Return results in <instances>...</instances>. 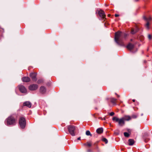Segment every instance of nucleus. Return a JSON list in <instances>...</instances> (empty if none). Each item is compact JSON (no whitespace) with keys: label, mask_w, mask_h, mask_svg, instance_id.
<instances>
[{"label":"nucleus","mask_w":152,"mask_h":152,"mask_svg":"<svg viewBox=\"0 0 152 152\" xmlns=\"http://www.w3.org/2000/svg\"><path fill=\"white\" fill-rule=\"evenodd\" d=\"M126 36V35L125 34L120 31L115 33V42L118 45L124 46L125 45L123 41L125 38Z\"/></svg>","instance_id":"1"},{"label":"nucleus","mask_w":152,"mask_h":152,"mask_svg":"<svg viewBox=\"0 0 152 152\" xmlns=\"http://www.w3.org/2000/svg\"><path fill=\"white\" fill-rule=\"evenodd\" d=\"M17 122V119L13 116L11 115L8 117L5 121V124L7 126L9 125H15Z\"/></svg>","instance_id":"2"},{"label":"nucleus","mask_w":152,"mask_h":152,"mask_svg":"<svg viewBox=\"0 0 152 152\" xmlns=\"http://www.w3.org/2000/svg\"><path fill=\"white\" fill-rule=\"evenodd\" d=\"M112 120L113 121H115L116 122H118V125L121 126L124 125L125 124L124 121L122 118L119 119L116 117H113Z\"/></svg>","instance_id":"3"},{"label":"nucleus","mask_w":152,"mask_h":152,"mask_svg":"<svg viewBox=\"0 0 152 152\" xmlns=\"http://www.w3.org/2000/svg\"><path fill=\"white\" fill-rule=\"evenodd\" d=\"M19 124L21 128L24 129L26 125V120L25 118L23 117H20L19 119Z\"/></svg>","instance_id":"4"},{"label":"nucleus","mask_w":152,"mask_h":152,"mask_svg":"<svg viewBox=\"0 0 152 152\" xmlns=\"http://www.w3.org/2000/svg\"><path fill=\"white\" fill-rule=\"evenodd\" d=\"M68 129L69 133L72 136L75 135V131L76 129L75 126L72 125H69L68 126Z\"/></svg>","instance_id":"5"},{"label":"nucleus","mask_w":152,"mask_h":152,"mask_svg":"<svg viewBox=\"0 0 152 152\" xmlns=\"http://www.w3.org/2000/svg\"><path fill=\"white\" fill-rule=\"evenodd\" d=\"M144 18L147 22V23L145 25V27L147 29H148L149 28V26L150 25V21L151 20V18L150 16H149L148 18L146 17H144Z\"/></svg>","instance_id":"6"},{"label":"nucleus","mask_w":152,"mask_h":152,"mask_svg":"<svg viewBox=\"0 0 152 152\" xmlns=\"http://www.w3.org/2000/svg\"><path fill=\"white\" fill-rule=\"evenodd\" d=\"M38 88V86L35 84L31 85L28 87V89L31 91H34Z\"/></svg>","instance_id":"7"},{"label":"nucleus","mask_w":152,"mask_h":152,"mask_svg":"<svg viewBox=\"0 0 152 152\" xmlns=\"http://www.w3.org/2000/svg\"><path fill=\"white\" fill-rule=\"evenodd\" d=\"M37 73L36 72L32 73L30 74V76L33 81H37Z\"/></svg>","instance_id":"8"},{"label":"nucleus","mask_w":152,"mask_h":152,"mask_svg":"<svg viewBox=\"0 0 152 152\" xmlns=\"http://www.w3.org/2000/svg\"><path fill=\"white\" fill-rule=\"evenodd\" d=\"M19 88L20 91L24 93H26L27 92V91L26 88L23 86L20 85L19 86Z\"/></svg>","instance_id":"9"},{"label":"nucleus","mask_w":152,"mask_h":152,"mask_svg":"<svg viewBox=\"0 0 152 152\" xmlns=\"http://www.w3.org/2000/svg\"><path fill=\"white\" fill-rule=\"evenodd\" d=\"M98 14L99 16L103 19H106V15L105 14L103 10H101L99 11Z\"/></svg>","instance_id":"10"},{"label":"nucleus","mask_w":152,"mask_h":152,"mask_svg":"<svg viewBox=\"0 0 152 152\" xmlns=\"http://www.w3.org/2000/svg\"><path fill=\"white\" fill-rule=\"evenodd\" d=\"M126 48L130 50H132L134 47V45L131 43H129L126 46Z\"/></svg>","instance_id":"11"},{"label":"nucleus","mask_w":152,"mask_h":152,"mask_svg":"<svg viewBox=\"0 0 152 152\" xmlns=\"http://www.w3.org/2000/svg\"><path fill=\"white\" fill-rule=\"evenodd\" d=\"M23 106H26L29 108H31V103L28 101H26L23 103Z\"/></svg>","instance_id":"12"},{"label":"nucleus","mask_w":152,"mask_h":152,"mask_svg":"<svg viewBox=\"0 0 152 152\" xmlns=\"http://www.w3.org/2000/svg\"><path fill=\"white\" fill-rule=\"evenodd\" d=\"M40 92L42 94L45 93L46 91L45 88L44 86H41L39 89Z\"/></svg>","instance_id":"13"},{"label":"nucleus","mask_w":152,"mask_h":152,"mask_svg":"<svg viewBox=\"0 0 152 152\" xmlns=\"http://www.w3.org/2000/svg\"><path fill=\"white\" fill-rule=\"evenodd\" d=\"M22 80L23 82H29L30 81V78L28 77H23L22 78Z\"/></svg>","instance_id":"14"},{"label":"nucleus","mask_w":152,"mask_h":152,"mask_svg":"<svg viewBox=\"0 0 152 152\" xmlns=\"http://www.w3.org/2000/svg\"><path fill=\"white\" fill-rule=\"evenodd\" d=\"M124 121H129L132 119V118L129 115H125L122 117Z\"/></svg>","instance_id":"15"},{"label":"nucleus","mask_w":152,"mask_h":152,"mask_svg":"<svg viewBox=\"0 0 152 152\" xmlns=\"http://www.w3.org/2000/svg\"><path fill=\"white\" fill-rule=\"evenodd\" d=\"M110 102L116 105L117 102V99L113 98L110 99Z\"/></svg>","instance_id":"16"},{"label":"nucleus","mask_w":152,"mask_h":152,"mask_svg":"<svg viewBox=\"0 0 152 152\" xmlns=\"http://www.w3.org/2000/svg\"><path fill=\"white\" fill-rule=\"evenodd\" d=\"M92 143L91 142H88L86 143H84L83 145L85 146L90 147L92 146Z\"/></svg>","instance_id":"17"},{"label":"nucleus","mask_w":152,"mask_h":152,"mask_svg":"<svg viewBox=\"0 0 152 152\" xmlns=\"http://www.w3.org/2000/svg\"><path fill=\"white\" fill-rule=\"evenodd\" d=\"M148 136L147 134H145L144 135L143 137V139L144 141L145 142H147L149 140V138L147 137V136Z\"/></svg>","instance_id":"18"},{"label":"nucleus","mask_w":152,"mask_h":152,"mask_svg":"<svg viewBox=\"0 0 152 152\" xmlns=\"http://www.w3.org/2000/svg\"><path fill=\"white\" fill-rule=\"evenodd\" d=\"M138 30V28L136 27L135 28V29H134V28H132L131 31V33L132 34H134L135 33H136Z\"/></svg>","instance_id":"19"},{"label":"nucleus","mask_w":152,"mask_h":152,"mask_svg":"<svg viewBox=\"0 0 152 152\" xmlns=\"http://www.w3.org/2000/svg\"><path fill=\"white\" fill-rule=\"evenodd\" d=\"M103 129L102 128H98L96 130V132L97 133L99 134H100L103 133Z\"/></svg>","instance_id":"20"},{"label":"nucleus","mask_w":152,"mask_h":152,"mask_svg":"<svg viewBox=\"0 0 152 152\" xmlns=\"http://www.w3.org/2000/svg\"><path fill=\"white\" fill-rule=\"evenodd\" d=\"M134 141L132 139H130L128 140V144L129 145H133L134 143Z\"/></svg>","instance_id":"21"},{"label":"nucleus","mask_w":152,"mask_h":152,"mask_svg":"<svg viewBox=\"0 0 152 152\" xmlns=\"http://www.w3.org/2000/svg\"><path fill=\"white\" fill-rule=\"evenodd\" d=\"M86 134L87 136L90 135L91 136H92V134H91L90 132L88 130H87L86 132Z\"/></svg>","instance_id":"22"},{"label":"nucleus","mask_w":152,"mask_h":152,"mask_svg":"<svg viewBox=\"0 0 152 152\" xmlns=\"http://www.w3.org/2000/svg\"><path fill=\"white\" fill-rule=\"evenodd\" d=\"M102 141L105 142V143H107L108 142L106 138H104L102 139Z\"/></svg>","instance_id":"23"},{"label":"nucleus","mask_w":152,"mask_h":152,"mask_svg":"<svg viewBox=\"0 0 152 152\" xmlns=\"http://www.w3.org/2000/svg\"><path fill=\"white\" fill-rule=\"evenodd\" d=\"M124 136L126 137H128L129 136V134L127 132H125L124 133Z\"/></svg>","instance_id":"24"},{"label":"nucleus","mask_w":152,"mask_h":152,"mask_svg":"<svg viewBox=\"0 0 152 152\" xmlns=\"http://www.w3.org/2000/svg\"><path fill=\"white\" fill-rule=\"evenodd\" d=\"M131 117L132 118H137V116L136 115H132Z\"/></svg>","instance_id":"25"},{"label":"nucleus","mask_w":152,"mask_h":152,"mask_svg":"<svg viewBox=\"0 0 152 152\" xmlns=\"http://www.w3.org/2000/svg\"><path fill=\"white\" fill-rule=\"evenodd\" d=\"M143 36H141L140 37V39L141 41H142L143 39Z\"/></svg>","instance_id":"26"},{"label":"nucleus","mask_w":152,"mask_h":152,"mask_svg":"<svg viewBox=\"0 0 152 152\" xmlns=\"http://www.w3.org/2000/svg\"><path fill=\"white\" fill-rule=\"evenodd\" d=\"M42 82V80H38L37 81V83L38 84L40 83H41Z\"/></svg>","instance_id":"27"},{"label":"nucleus","mask_w":152,"mask_h":152,"mask_svg":"<svg viewBox=\"0 0 152 152\" xmlns=\"http://www.w3.org/2000/svg\"><path fill=\"white\" fill-rule=\"evenodd\" d=\"M148 38L149 39H151L152 38V36L151 35L149 34L148 36Z\"/></svg>","instance_id":"28"},{"label":"nucleus","mask_w":152,"mask_h":152,"mask_svg":"<svg viewBox=\"0 0 152 152\" xmlns=\"http://www.w3.org/2000/svg\"><path fill=\"white\" fill-rule=\"evenodd\" d=\"M109 115H110V116H113V115H114V113L113 112H111V113H110V114H109Z\"/></svg>","instance_id":"29"},{"label":"nucleus","mask_w":152,"mask_h":152,"mask_svg":"<svg viewBox=\"0 0 152 152\" xmlns=\"http://www.w3.org/2000/svg\"><path fill=\"white\" fill-rule=\"evenodd\" d=\"M115 16L116 17H118L119 16V15L118 14H115Z\"/></svg>","instance_id":"30"},{"label":"nucleus","mask_w":152,"mask_h":152,"mask_svg":"<svg viewBox=\"0 0 152 152\" xmlns=\"http://www.w3.org/2000/svg\"><path fill=\"white\" fill-rule=\"evenodd\" d=\"M87 152H91V151L90 149H88L87 150Z\"/></svg>","instance_id":"31"},{"label":"nucleus","mask_w":152,"mask_h":152,"mask_svg":"<svg viewBox=\"0 0 152 152\" xmlns=\"http://www.w3.org/2000/svg\"><path fill=\"white\" fill-rule=\"evenodd\" d=\"M115 94L117 95V96L118 97H120V96L118 95L117 94H116V93Z\"/></svg>","instance_id":"32"},{"label":"nucleus","mask_w":152,"mask_h":152,"mask_svg":"<svg viewBox=\"0 0 152 152\" xmlns=\"http://www.w3.org/2000/svg\"><path fill=\"white\" fill-rule=\"evenodd\" d=\"M105 5L106 6H108V5L107 4H105Z\"/></svg>","instance_id":"33"},{"label":"nucleus","mask_w":152,"mask_h":152,"mask_svg":"<svg viewBox=\"0 0 152 152\" xmlns=\"http://www.w3.org/2000/svg\"><path fill=\"white\" fill-rule=\"evenodd\" d=\"M132 101L133 102H135V99H133Z\"/></svg>","instance_id":"34"},{"label":"nucleus","mask_w":152,"mask_h":152,"mask_svg":"<svg viewBox=\"0 0 152 152\" xmlns=\"http://www.w3.org/2000/svg\"><path fill=\"white\" fill-rule=\"evenodd\" d=\"M77 139H78V140H80V137H78V138Z\"/></svg>","instance_id":"35"},{"label":"nucleus","mask_w":152,"mask_h":152,"mask_svg":"<svg viewBox=\"0 0 152 152\" xmlns=\"http://www.w3.org/2000/svg\"><path fill=\"white\" fill-rule=\"evenodd\" d=\"M110 14H108V17H110Z\"/></svg>","instance_id":"36"},{"label":"nucleus","mask_w":152,"mask_h":152,"mask_svg":"<svg viewBox=\"0 0 152 152\" xmlns=\"http://www.w3.org/2000/svg\"><path fill=\"white\" fill-rule=\"evenodd\" d=\"M103 120H105V118H104V119H103Z\"/></svg>","instance_id":"37"}]
</instances>
